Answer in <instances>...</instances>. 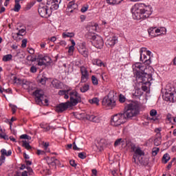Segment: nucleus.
Listing matches in <instances>:
<instances>
[{
    "instance_id": "de8ad7c7",
    "label": "nucleus",
    "mask_w": 176,
    "mask_h": 176,
    "mask_svg": "<svg viewBox=\"0 0 176 176\" xmlns=\"http://www.w3.org/2000/svg\"><path fill=\"white\" fill-rule=\"evenodd\" d=\"M78 157H80V159H82V160L86 159V153H85V152L79 153Z\"/></svg>"
},
{
    "instance_id": "9b49d317",
    "label": "nucleus",
    "mask_w": 176,
    "mask_h": 176,
    "mask_svg": "<svg viewBox=\"0 0 176 176\" xmlns=\"http://www.w3.org/2000/svg\"><path fill=\"white\" fill-rule=\"evenodd\" d=\"M145 71H148V69L145 67V66H142V63H137L135 64V67H133V72L136 78H140V76Z\"/></svg>"
},
{
    "instance_id": "0eeeda50",
    "label": "nucleus",
    "mask_w": 176,
    "mask_h": 176,
    "mask_svg": "<svg viewBox=\"0 0 176 176\" xmlns=\"http://www.w3.org/2000/svg\"><path fill=\"white\" fill-rule=\"evenodd\" d=\"M69 97H70V105L72 107H75V105H78L79 102H82V98L80 97V95L78 91L75 90H72L69 93Z\"/></svg>"
},
{
    "instance_id": "20e7f679",
    "label": "nucleus",
    "mask_w": 176,
    "mask_h": 176,
    "mask_svg": "<svg viewBox=\"0 0 176 176\" xmlns=\"http://www.w3.org/2000/svg\"><path fill=\"white\" fill-rule=\"evenodd\" d=\"M136 79L146 86H151V82L153 80L152 73H148L146 71L143 72L140 77H136Z\"/></svg>"
},
{
    "instance_id": "dca6fc26",
    "label": "nucleus",
    "mask_w": 176,
    "mask_h": 176,
    "mask_svg": "<svg viewBox=\"0 0 176 176\" xmlns=\"http://www.w3.org/2000/svg\"><path fill=\"white\" fill-rule=\"evenodd\" d=\"M78 50L80 54L83 56V57H85L86 58H87V57H89V50H87V48H86V43H80L78 45Z\"/></svg>"
},
{
    "instance_id": "79ce46f5",
    "label": "nucleus",
    "mask_w": 176,
    "mask_h": 176,
    "mask_svg": "<svg viewBox=\"0 0 176 176\" xmlns=\"http://www.w3.org/2000/svg\"><path fill=\"white\" fill-rule=\"evenodd\" d=\"M37 71H38V68H36V66L34 65L31 66L30 69V72H31V74H36Z\"/></svg>"
},
{
    "instance_id": "c9c22d12",
    "label": "nucleus",
    "mask_w": 176,
    "mask_h": 176,
    "mask_svg": "<svg viewBox=\"0 0 176 176\" xmlns=\"http://www.w3.org/2000/svg\"><path fill=\"white\" fill-rule=\"evenodd\" d=\"M91 82L94 85V86H98V79L96 76H91Z\"/></svg>"
},
{
    "instance_id": "ea45409f",
    "label": "nucleus",
    "mask_w": 176,
    "mask_h": 176,
    "mask_svg": "<svg viewBox=\"0 0 176 176\" xmlns=\"http://www.w3.org/2000/svg\"><path fill=\"white\" fill-rule=\"evenodd\" d=\"M25 34V29L23 28L19 30V32L16 33L17 36H23Z\"/></svg>"
},
{
    "instance_id": "37998d69",
    "label": "nucleus",
    "mask_w": 176,
    "mask_h": 176,
    "mask_svg": "<svg viewBox=\"0 0 176 176\" xmlns=\"http://www.w3.org/2000/svg\"><path fill=\"white\" fill-rule=\"evenodd\" d=\"M119 101L121 103L125 102H126V97L122 94H120L119 96Z\"/></svg>"
},
{
    "instance_id": "09e8293b",
    "label": "nucleus",
    "mask_w": 176,
    "mask_h": 176,
    "mask_svg": "<svg viewBox=\"0 0 176 176\" xmlns=\"http://www.w3.org/2000/svg\"><path fill=\"white\" fill-rule=\"evenodd\" d=\"M67 91H69V89H67V90H60L58 91V95L59 96H64L65 94H67Z\"/></svg>"
},
{
    "instance_id": "5fc2aeb1",
    "label": "nucleus",
    "mask_w": 176,
    "mask_h": 176,
    "mask_svg": "<svg viewBox=\"0 0 176 176\" xmlns=\"http://www.w3.org/2000/svg\"><path fill=\"white\" fill-rule=\"evenodd\" d=\"M135 96L136 97H139V96H142V93L141 92V91H140V89H136L135 91Z\"/></svg>"
},
{
    "instance_id": "e433bc0d",
    "label": "nucleus",
    "mask_w": 176,
    "mask_h": 176,
    "mask_svg": "<svg viewBox=\"0 0 176 176\" xmlns=\"http://www.w3.org/2000/svg\"><path fill=\"white\" fill-rule=\"evenodd\" d=\"M20 9H21V5H20V3H16L12 10H14V12H20Z\"/></svg>"
},
{
    "instance_id": "1a4fd4ad",
    "label": "nucleus",
    "mask_w": 176,
    "mask_h": 176,
    "mask_svg": "<svg viewBox=\"0 0 176 176\" xmlns=\"http://www.w3.org/2000/svg\"><path fill=\"white\" fill-rule=\"evenodd\" d=\"M102 104L106 108H115L116 107V101L113 97H109V95L105 96L102 101Z\"/></svg>"
},
{
    "instance_id": "f3484780",
    "label": "nucleus",
    "mask_w": 176,
    "mask_h": 176,
    "mask_svg": "<svg viewBox=\"0 0 176 176\" xmlns=\"http://www.w3.org/2000/svg\"><path fill=\"white\" fill-rule=\"evenodd\" d=\"M59 162L60 161H58V160L54 157L47 158V163L50 168H56Z\"/></svg>"
},
{
    "instance_id": "4468645a",
    "label": "nucleus",
    "mask_w": 176,
    "mask_h": 176,
    "mask_svg": "<svg viewBox=\"0 0 176 176\" xmlns=\"http://www.w3.org/2000/svg\"><path fill=\"white\" fill-rule=\"evenodd\" d=\"M49 10V8H47V5L45 6L43 3H41L39 5L38 12L41 17L47 18L50 14L47 12Z\"/></svg>"
},
{
    "instance_id": "864d4df0",
    "label": "nucleus",
    "mask_w": 176,
    "mask_h": 176,
    "mask_svg": "<svg viewBox=\"0 0 176 176\" xmlns=\"http://www.w3.org/2000/svg\"><path fill=\"white\" fill-rule=\"evenodd\" d=\"M0 138H3V140H9V136H8L6 134H2L0 133Z\"/></svg>"
},
{
    "instance_id": "6e6d98bb",
    "label": "nucleus",
    "mask_w": 176,
    "mask_h": 176,
    "mask_svg": "<svg viewBox=\"0 0 176 176\" xmlns=\"http://www.w3.org/2000/svg\"><path fill=\"white\" fill-rule=\"evenodd\" d=\"M166 120H168L170 123H171V121L173 120V117H171V114L168 113L166 116Z\"/></svg>"
},
{
    "instance_id": "6e6552de",
    "label": "nucleus",
    "mask_w": 176,
    "mask_h": 176,
    "mask_svg": "<svg viewBox=\"0 0 176 176\" xmlns=\"http://www.w3.org/2000/svg\"><path fill=\"white\" fill-rule=\"evenodd\" d=\"M89 39H91V43L96 49H102L104 47V40L98 35H89Z\"/></svg>"
},
{
    "instance_id": "58836bf2",
    "label": "nucleus",
    "mask_w": 176,
    "mask_h": 176,
    "mask_svg": "<svg viewBox=\"0 0 176 176\" xmlns=\"http://www.w3.org/2000/svg\"><path fill=\"white\" fill-rule=\"evenodd\" d=\"M160 148L158 147H154L152 149V155L153 156H156L157 153H159Z\"/></svg>"
},
{
    "instance_id": "603ef678",
    "label": "nucleus",
    "mask_w": 176,
    "mask_h": 176,
    "mask_svg": "<svg viewBox=\"0 0 176 176\" xmlns=\"http://www.w3.org/2000/svg\"><path fill=\"white\" fill-rule=\"evenodd\" d=\"M21 47H27V38L22 40Z\"/></svg>"
},
{
    "instance_id": "412c9836",
    "label": "nucleus",
    "mask_w": 176,
    "mask_h": 176,
    "mask_svg": "<svg viewBox=\"0 0 176 176\" xmlns=\"http://www.w3.org/2000/svg\"><path fill=\"white\" fill-rule=\"evenodd\" d=\"M164 100L165 101H169L170 102H174V94L173 92H166L163 96Z\"/></svg>"
},
{
    "instance_id": "ddd939ff",
    "label": "nucleus",
    "mask_w": 176,
    "mask_h": 176,
    "mask_svg": "<svg viewBox=\"0 0 176 176\" xmlns=\"http://www.w3.org/2000/svg\"><path fill=\"white\" fill-rule=\"evenodd\" d=\"M60 3L61 0H47V8H49L50 10H57L60 8Z\"/></svg>"
},
{
    "instance_id": "c03bdc74",
    "label": "nucleus",
    "mask_w": 176,
    "mask_h": 176,
    "mask_svg": "<svg viewBox=\"0 0 176 176\" xmlns=\"http://www.w3.org/2000/svg\"><path fill=\"white\" fill-rule=\"evenodd\" d=\"M34 5H35V3H34V2L28 3L25 7V10H30V9H31V8H32V6H34Z\"/></svg>"
},
{
    "instance_id": "39448f33",
    "label": "nucleus",
    "mask_w": 176,
    "mask_h": 176,
    "mask_svg": "<svg viewBox=\"0 0 176 176\" xmlns=\"http://www.w3.org/2000/svg\"><path fill=\"white\" fill-rule=\"evenodd\" d=\"M140 61H142L146 65H149V64H151V54H152V52L146 50L145 47H142L140 50Z\"/></svg>"
},
{
    "instance_id": "c85d7f7f",
    "label": "nucleus",
    "mask_w": 176,
    "mask_h": 176,
    "mask_svg": "<svg viewBox=\"0 0 176 176\" xmlns=\"http://www.w3.org/2000/svg\"><path fill=\"white\" fill-rule=\"evenodd\" d=\"M155 31V28H151L150 29L148 30V34L150 35V36L155 38V37L159 36V34H156Z\"/></svg>"
},
{
    "instance_id": "49530a36",
    "label": "nucleus",
    "mask_w": 176,
    "mask_h": 176,
    "mask_svg": "<svg viewBox=\"0 0 176 176\" xmlns=\"http://www.w3.org/2000/svg\"><path fill=\"white\" fill-rule=\"evenodd\" d=\"M88 10H89V5H85L82 7L80 12H82V13H85V12H87Z\"/></svg>"
},
{
    "instance_id": "680f3d73",
    "label": "nucleus",
    "mask_w": 176,
    "mask_h": 176,
    "mask_svg": "<svg viewBox=\"0 0 176 176\" xmlns=\"http://www.w3.org/2000/svg\"><path fill=\"white\" fill-rule=\"evenodd\" d=\"M47 80V79H46V78H41L40 83H41V85H46Z\"/></svg>"
},
{
    "instance_id": "69168bd1",
    "label": "nucleus",
    "mask_w": 176,
    "mask_h": 176,
    "mask_svg": "<svg viewBox=\"0 0 176 176\" xmlns=\"http://www.w3.org/2000/svg\"><path fill=\"white\" fill-rule=\"evenodd\" d=\"M97 27H98V24L94 23V25L91 26V29L94 30V31H97Z\"/></svg>"
},
{
    "instance_id": "423d86ee",
    "label": "nucleus",
    "mask_w": 176,
    "mask_h": 176,
    "mask_svg": "<svg viewBox=\"0 0 176 176\" xmlns=\"http://www.w3.org/2000/svg\"><path fill=\"white\" fill-rule=\"evenodd\" d=\"M33 94L35 96V101L38 105H41L43 101H44L45 104H47V102H49V100L46 98V96H45V92H43V90L36 89L33 93Z\"/></svg>"
},
{
    "instance_id": "338daca9",
    "label": "nucleus",
    "mask_w": 176,
    "mask_h": 176,
    "mask_svg": "<svg viewBox=\"0 0 176 176\" xmlns=\"http://www.w3.org/2000/svg\"><path fill=\"white\" fill-rule=\"evenodd\" d=\"M26 60H28V61H32V56L28 55V56L26 57Z\"/></svg>"
},
{
    "instance_id": "2f4dec72",
    "label": "nucleus",
    "mask_w": 176,
    "mask_h": 176,
    "mask_svg": "<svg viewBox=\"0 0 176 176\" xmlns=\"http://www.w3.org/2000/svg\"><path fill=\"white\" fill-rule=\"evenodd\" d=\"M12 58H13V56H12V54H7L3 56L2 60L6 63L8 61H10Z\"/></svg>"
},
{
    "instance_id": "052dcab7",
    "label": "nucleus",
    "mask_w": 176,
    "mask_h": 176,
    "mask_svg": "<svg viewBox=\"0 0 176 176\" xmlns=\"http://www.w3.org/2000/svg\"><path fill=\"white\" fill-rule=\"evenodd\" d=\"M74 50H75V47H74V45H71V46L69 47L68 52H69V53H72V52H74Z\"/></svg>"
},
{
    "instance_id": "c756f323",
    "label": "nucleus",
    "mask_w": 176,
    "mask_h": 176,
    "mask_svg": "<svg viewBox=\"0 0 176 176\" xmlns=\"http://www.w3.org/2000/svg\"><path fill=\"white\" fill-rule=\"evenodd\" d=\"M135 156H145V153L141 150V148L138 147L134 153Z\"/></svg>"
},
{
    "instance_id": "3c124183",
    "label": "nucleus",
    "mask_w": 176,
    "mask_h": 176,
    "mask_svg": "<svg viewBox=\"0 0 176 176\" xmlns=\"http://www.w3.org/2000/svg\"><path fill=\"white\" fill-rule=\"evenodd\" d=\"M150 115L151 116H156V115H157V111L155 109H152L150 111Z\"/></svg>"
},
{
    "instance_id": "a18cd8bd",
    "label": "nucleus",
    "mask_w": 176,
    "mask_h": 176,
    "mask_svg": "<svg viewBox=\"0 0 176 176\" xmlns=\"http://www.w3.org/2000/svg\"><path fill=\"white\" fill-rule=\"evenodd\" d=\"M20 138L21 140H31V136L27 135V134H23L20 136Z\"/></svg>"
},
{
    "instance_id": "473e14b6",
    "label": "nucleus",
    "mask_w": 176,
    "mask_h": 176,
    "mask_svg": "<svg viewBox=\"0 0 176 176\" xmlns=\"http://www.w3.org/2000/svg\"><path fill=\"white\" fill-rule=\"evenodd\" d=\"M22 142H23L22 146H23V148H25V149H27L28 151H30V149H32V147H31V145H30V143H28L26 140H23Z\"/></svg>"
},
{
    "instance_id": "6ab92c4d",
    "label": "nucleus",
    "mask_w": 176,
    "mask_h": 176,
    "mask_svg": "<svg viewBox=\"0 0 176 176\" xmlns=\"http://www.w3.org/2000/svg\"><path fill=\"white\" fill-rule=\"evenodd\" d=\"M85 118L87 120L94 122V123H100V121L101 120V118H100V116H95L94 114H87Z\"/></svg>"
},
{
    "instance_id": "4d7b16f0",
    "label": "nucleus",
    "mask_w": 176,
    "mask_h": 176,
    "mask_svg": "<svg viewBox=\"0 0 176 176\" xmlns=\"http://www.w3.org/2000/svg\"><path fill=\"white\" fill-rule=\"evenodd\" d=\"M71 89H69V91H67V94L64 95V98H65V100H68V98H69V93H71Z\"/></svg>"
},
{
    "instance_id": "b1692460",
    "label": "nucleus",
    "mask_w": 176,
    "mask_h": 176,
    "mask_svg": "<svg viewBox=\"0 0 176 176\" xmlns=\"http://www.w3.org/2000/svg\"><path fill=\"white\" fill-rule=\"evenodd\" d=\"M92 63L94 65H98V67H102L104 65V63L101 61V60L98 58H94L92 60Z\"/></svg>"
},
{
    "instance_id": "aec40b11",
    "label": "nucleus",
    "mask_w": 176,
    "mask_h": 176,
    "mask_svg": "<svg viewBox=\"0 0 176 176\" xmlns=\"http://www.w3.org/2000/svg\"><path fill=\"white\" fill-rule=\"evenodd\" d=\"M1 156H0V162H2V163H5V160L6 157L5 156H10L12 155V150H9L8 151H6V149L3 148L1 150Z\"/></svg>"
},
{
    "instance_id": "5701e85b",
    "label": "nucleus",
    "mask_w": 176,
    "mask_h": 176,
    "mask_svg": "<svg viewBox=\"0 0 176 176\" xmlns=\"http://www.w3.org/2000/svg\"><path fill=\"white\" fill-rule=\"evenodd\" d=\"M68 9H72L70 12L72 13L75 9H78V4L75 3L74 1H70L67 6Z\"/></svg>"
},
{
    "instance_id": "cd10ccee",
    "label": "nucleus",
    "mask_w": 176,
    "mask_h": 176,
    "mask_svg": "<svg viewBox=\"0 0 176 176\" xmlns=\"http://www.w3.org/2000/svg\"><path fill=\"white\" fill-rule=\"evenodd\" d=\"M62 36L64 39H65V38H74V36H75V33H74V32H63L62 34Z\"/></svg>"
},
{
    "instance_id": "2eb2a0df",
    "label": "nucleus",
    "mask_w": 176,
    "mask_h": 176,
    "mask_svg": "<svg viewBox=\"0 0 176 176\" xmlns=\"http://www.w3.org/2000/svg\"><path fill=\"white\" fill-rule=\"evenodd\" d=\"M80 71L81 73V83H86L87 80H89V72L87 71V68L84 66H81L80 67Z\"/></svg>"
},
{
    "instance_id": "f8f14e48",
    "label": "nucleus",
    "mask_w": 176,
    "mask_h": 176,
    "mask_svg": "<svg viewBox=\"0 0 176 176\" xmlns=\"http://www.w3.org/2000/svg\"><path fill=\"white\" fill-rule=\"evenodd\" d=\"M72 106H71L69 101L62 102L55 107V111L57 113H63V112H65V111H67Z\"/></svg>"
},
{
    "instance_id": "13d9d810",
    "label": "nucleus",
    "mask_w": 176,
    "mask_h": 176,
    "mask_svg": "<svg viewBox=\"0 0 176 176\" xmlns=\"http://www.w3.org/2000/svg\"><path fill=\"white\" fill-rule=\"evenodd\" d=\"M28 52L30 54H34L35 53V50L33 48H28Z\"/></svg>"
},
{
    "instance_id": "4be33fe9",
    "label": "nucleus",
    "mask_w": 176,
    "mask_h": 176,
    "mask_svg": "<svg viewBox=\"0 0 176 176\" xmlns=\"http://www.w3.org/2000/svg\"><path fill=\"white\" fill-rule=\"evenodd\" d=\"M107 45H109V46L113 47V46H115V45L118 43V37H116V36L110 37L109 39L107 40Z\"/></svg>"
},
{
    "instance_id": "a878e982",
    "label": "nucleus",
    "mask_w": 176,
    "mask_h": 176,
    "mask_svg": "<svg viewBox=\"0 0 176 176\" xmlns=\"http://www.w3.org/2000/svg\"><path fill=\"white\" fill-rule=\"evenodd\" d=\"M89 103L98 106L100 105V99H98V98H94L92 99H89Z\"/></svg>"
},
{
    "instance_id": "4c0bfd02",
    "label": "nucleus",
    "mask_w": 176,
    "mask_h": 176,
    "mask_svg": "<svg viewBox=\"0 0 176 176\" xmlns=\"http://www.w3.org/2000/svg\"><path fill=\"white\" fill-rule=\"evenodd\" d=\"M3 91L5 93H8V94H11L12 89H5L2 88V86L0 85V93H3Z\"/></svg>"
},
{
    "instance_id": "a19ab883",
    "label": "nucleus",
    "mask_w": 176,
    "mask_h": 176,
    "mask_svg": "<svg viewBox=\"0 0 176 176\" xmlns=\"http://www.w3.org/2000/svg\"><path fill=\"white\" fill-rule=\"evenodd\" d=\"M16 57H19V58H24L25 57V53L24 52H17Z\"/></svg>"
},
{
    "instance_id": "774afa93",
    "label": "nucleus",
    "mask_w": 176,
    "mask_h": 176,
    "mask_svg": "<svg viewBox=\"0 0 176 176\" xmlns=\"http://www.w3.org/2000/svg\"><path fill=\"white\" fill-rule=\"evenodd\" d=\"M161 34H166V28H161Z\"/></svg>"
},
{
    "instance_id": "f257e3e1",
    "label": "nucleus",
    "mask_w": 176,
    "mask_h": 176,
    "mask_svg": "<svg viewBox=\"0 0 176 176\" xmlns=\"http://www.w3.org/2000/svg\"><path fill=\"white\" fill-rule=\"evenodd\" d=\"M140 109H141L140 103L138 102H132L125 106L124 115L126 119H132V118H135L140 115Z\"/></svg>"
},
{
    "instance_id": "bf43d9fd",
    "label": "nucleus",
    "mask_w": 176,
    "mask_h": 176,
    "mask_svg": "<svg viewBox=\"0 0 176 176\" xmlns=\"http://www.w3.org/2000/svg\"><path fill=\"white\" fill-rule=\"evenodd\" d=\"M148 87H149V86L146 85H142V89L143 90V91H146V90H148Z\"/></svg>"
},
{
    "instance_id": "7c9ffc66",
    "label": "nucleus",
    "mask_w": 176,
    "mask_h": 176,
    "mask_svg": "<svg viewBox=\"0 0 176 176\" xmlns=\"http://www.w3.org/2000/svg\"><path fill=\"white\" fill-rule=\"evenodd\" d=\"M109 5H119L123 0H106Z\"/></svg>"
},
{
    "instance_id": "e2e57ef3",
    "label": "nucleus",
    "mask_w": 176,
    "mask_h": 176,
    "mask_svg": "<svg viewBox=\"0 0 176 176\" xmlns=\"http://www.w3.org/2000/svg\"><path fill=\"white\" fill-rule=\"evenodd\" d=\"M73 149L74 151H79V148L76 146V143L75 142H73Z\"/></svg>"
},
{
    "instance_id": "0e129e2a",
    "label": "nucleus",
    "mask_w": 176,
    "mask_h": 176,
    "mask_svg": "<svg viewBox=\"0 0 176 176\" xmlns=\"http://www.w3.org/2000/svg\"><path fill=\"white\" fill-rule=\"evenodd\" d=\"M69 163L72 167H76V163L75 162V160H70Z\"/></svg>"
},
{
    "instance_id": "f704fd0d",
    "label": "nucleus",
    "mask_w": 176,
    "mask_h": 176,
    "mask_svg": "<svg viewBox=\"0 0 176 176\" xmlns=\"http://www.w3.org/2000/svg\"><path fill=\"white\" fill-rule=\"evenodd\" d=\"M90 89V86L87 84H85L83 87L80 88L81 93H86V91H89Z\"/></svg>"
},
{
    "instance_id": "7ed1b4c3",
    "label": "nucleus",
    "mask_w": 176,
    "mask_h": 176,
    "mask_svg": "<svg viewBox=\"0 0 176 176\" xmlns=\"http://www.w3.org/2000/svg\"><path fill=\"white\" fill-rule=\"evenodd\" d=\"M127 120V117L124 115V113H118L113 116L111 121V126L118 127L122 124H124Z\"/></svg>"
},
{
    "instance_id": "a211bd4d",
    "label": "nucleus",
    "mask_w": 176,
    "mask_h": 176,
    "mask_svg": "<svg viewBox=\"0 0 176 176\" xmlns=\"http://www.w3.org/2000/svg\"><path fill=\"white\" fill-rule=\"evenodd\" d=\"M160 131H162L160 129H155V133H157L154 140V145H155V146H159V145L162 144V133Z\"/></svg>"
},
{
    "instance_id": "f03ea898",
    "label": "nucleus",
    "mask_w": 176,
    "mask_h": 176,
    "mask_svg": "<svg viewBox=\"0 0 176 176\" xmlns=\"http://www.w3.org/2000/svg\"><path fill=\"white\" fill-rule=\"evenodd\" d=\"M133 17L135 20H145L152 14V11L149 7H146V9H140L137 7H133L131 9Z\"/></svg>"
},
{
    "instance_id": "bb28decb",
    "label": "nucleus",
    "mask_w": 176,
    "mask_h": 176,
    "mask_svg": "<svg viewBox=\"0 0 176 176\" xmlns=\"http://www.w3.org/2000/svg\"><path fill=\"white\" fill-rule=\"evenodd\" d=\"M125 140L122 138L117 139L114 142V146H119V145H124Z\"/></svg>"
},
{
    "instance_id": "9d476101",
    "label": "nucleus",
    "mask_w": 176,
    "mask_h": 176,
    "mask_svg": "<svg viewBox=\"0 0 176 176\" xmlns=\"http://www.w3.org/2000/svg\"><path fill=\"white\" fill-rule=\"evenodd\" d=\"M38 65H50L53 63L52 58L49 56H43L40 54L37 57Z\"/></svg>"
},
{
    "instance_id": "72a5a7b5",
    "label": "nucleus",
    "mask_w": 176,
    "mask_h": 176,
    "mask_svg": "<svg viewBox=\"0 0 176 176\" xmlns=\"http://www.w3.org/2000/svg\"><path fill=\"white\" fill-rule=\"evenodd\" d=\"M170 155H168V153H166L163 155L162 162L166 164L168 162V160H170Z\"/></svg>"
},
{
    "instance_id": "393cba45",
    "label": "nucleus",
    "mask_w": 176,
    "mask_h": 176,
    "mask_svg": "<svg viewBox=\"0 0 176 176\" xmlns=\"http://www.w3.org/2000/svg\"><path fill=\"white\" fill-rule=\"evenodd\" d=\"M52 85L53 87H55V89H61V82H60V81L58 80H52Z\"/></svg>"
},
{
    "instance_id": "8fccbe9b",
    "label": "nucleus",
    "mask_w": 176,
    "mask_h": 176,
    "mask_svg": "<svg viewBox=\"0 0 176 176\" xmlns=\"http://www.w3.org/2000/svg\"><path fill=\"white\" fill-rule=\"evenodd\" d=\"M137 148H138V147H137V146H135V144H131V152H135V151H137Z\"/></svg>"
}]
</instances>
